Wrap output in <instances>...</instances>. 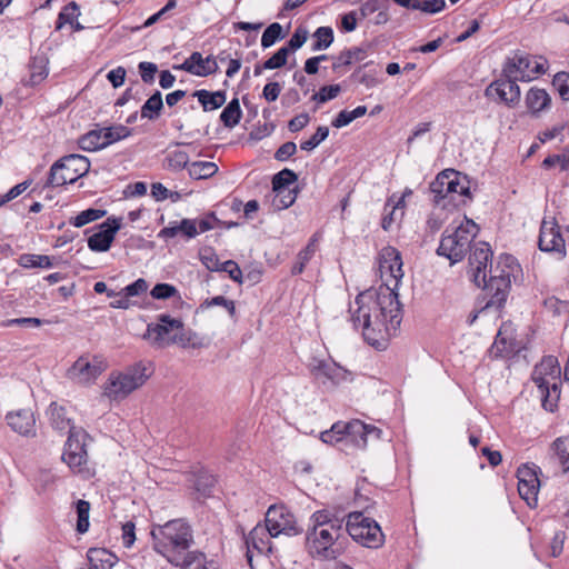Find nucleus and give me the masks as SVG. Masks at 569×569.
<instances>
[{
    "label": "nucleus",
    "instance_id": "nucleus-1",
    "mask_svg": "<svg viewBox=\"0 0 569 569\" xmlns=\"http://www.w3.org/2000/svg\"><path fill=\"white\" fill-rule=\"evenodd\" d=\"M377 267L382 286L359 293L351 307L355 328L361 327L365 340L378 350L386 349L402 321L398 287L405 276L399 251H381Z\"/></svg>",
    "mask_w": 569,
    "mask_h": 569
},
{
    "label": "nucleus",
    "instance_id": "nucleus-2",
    "mask_svg": "<svg viewBox=\"0 0 569 569\" xmlns=\"http://www.w3.org/2000/svg\"><path fill=\"white\" fill-rule=\"evenodd\" d=\"M468 261L469 278L489 297L486 307L499 308L507 299L511 277L520 269L517 259L508 252H501L493 262V251H470Z\"/></svg>",
    "mask_w": 569,
    "mask_h": 569
},
{
    "label": "nucleus",
    "instance_id": "nucleus-3",
    "mask_svg": "<svg viewBox=\"0 0 569 569\" xmlns=\"http://www.w3.org/2000/svg\"><path fill=\"white\" fill-rule=\"evenodd\" d=\"M345 518L331 509L316 510L309 518L306 550L316 559L332 560L341 552Z\"/></svg>",
    "mask_w": 569,
    "mask_h": 569
},
{
    "label": "nucleus",
    "instance_id": "nucleus-4",
    "mask_svg": "<svg viewBox=\"0 0 569 569\" xmlns=\"http://www.w3.org/2000/svg\"><path fill=\"white\" fill-rule=\"evenodd\" d=\"M153 549L172 566H180L193 545V530L184 519H172L151 530Z\"/></svg>",
    "mask_w": 569,
    "mask_h": 569
},
{
    "label": "nucleus",
    "instance_id": "nucleus-5",
    "mask_svg": "<svg viewBox=\"0 0 569 569\" xmlns=\"http://www.w3.org/2000/svg\"><path fill=\"white\" fill-rule=\"evenodd\" d=\"M152 372L150 365L143 362H137L122 371H113L103 386V396L110 400H123L142 387Z\"/></svg>",
    "mask_w": 569,
    "mask_h": 569
},
{
    "label": "nucleus",
    "instance_id": "nucleus-6",
    "mask_svg": "<svg viewBox=\"0 0 569 569\" xmlns=\"http://www.w3.org/2000/svg\"><path fill=\"white\" fill-rule=\"evenodd\" d=\"M531 378L538 387L542 407L552 412L560 398L561 368L558 359L553 356L543 357L535 366Z\"/></svg>",
    "mask_w": 569,
    "mask_h": 569
},
{
    "label": "nucleus",
    "instance_id": "nucleus-7",
    "mask_svg": "<svg viewBox=\"0 0 569 569\" xmlns=\"http://www.w3.org/2000/svg\"><path fill=\"white\" fill-rule=\"evenodd\" d=\"M381 430L375 426L366 425L360 420L349 422L338 421L329 430L321 432L320 439L325 443H343L356 449H363L367 446V438L375 436L380 438Z\"/></svg>",
    "mask_w": 569,
    "mask_h": 569
},
{
    "label": "nucleus",
    "instance_id": "nucleus-8",
    "mask_svg": "<svg viewBox=\"0 0 569 569\" xmlns=\"http://www.w3.org/2000/svg\"><path fill=\"white\" fill-rule=\"evenodd\" d=\"M348 533L356 542L368 547L378 548L383 543V533L378 522L365 517L361 511L350 512L345 522V533Z\"/></svg>",
    "mask_w": 569,
    "mask_h": 569
},
{
    "label": "nucleus",
    "instance_id": "nucleus-9",
    "mask_svg": "<svg viewBox=\"0 0 569 569\" xmlns=\"http://www.w3.org/2000/svg\"><path fill=\"white\" fill-rule=\"evenodd\" d=\"M90 170V161L81 154H68L56 161L49 172L48 184L62 187L76 182Z\"/></svg>",
    "mask_w": 569,
    "mask_h": 569
},
{
    "label": "nucleus",
    "instance_id": "nucleus-10",
    "mask_svg": "<svg viewBox=\"0 0 569 569\" xmlns=\"http://www.w3.org/2000/svg\"><path fill=\"white\" fill-rule=\"evenodd\" d=\"M502 72L505 77L518 81H531L537 76L546 72V61L527 53L515 52L507 58Z\"/></svg>",
    "mask_w": 569,
    "mask_h": 569
},
{
    "label": "nucleus",
    "instance_id": "nucleus-11",
    "mask_svg": "<svg viewBox=\"0 0 569 569\" xmlns=\"http://www.w3.org/2000/svg\"><path fill=\"white\" fill-rule=\"evenodd\" d=\"M62 453V460L78 473L86 471L88 462L87 440L89 435L82 428L70 429Z\"/></svg>",
    "mask_w": 569,
    "mask_h": 569
},
{
    "label": "nucleus",
    "instance_id": "nucleus-12",
    "mask_svg": "<svg viewBox=\"0 0 569 569\" xmlns=\"http://www.w3.org/2000/svg\"><path fill=\"white\" fill-rule=\"evenodd\" d=\"M107 367L108 363L102 356L83 355L68 370V377L79 385L89 386L98 379Z\"/></svg>",
    "mask_w": 569,
    "mask_h": 569
},
{
    "label": "nucleus",
    "instance_id": "nucleus-13",
    "mask_svg": "<svg viewBox=\"0 0 569 569\" xmlns=\"http://www.w3.org/2000/svg\"><path fill=\"white\" fill-rule=\"evenodd\" d=\"M264 525L268 535L272 538H277L280 535L292 537L301 532L295 516L284 506L269 507L266 513Z\"/></svg>",
    "mask_w": 569,
    "mask_h": 569
},
{
    "label": "nucleus",
    "instance_id": "nucleus-14",
    "mask_svg": "<svg viewBox=\"0 0 569 569\" xmlns=\"http://www.w3.org/2000/svg\"><path fill=\"white\" fill-rule=\"evenodd\" d=\"M183 322L178 318L162 313L158 316L157 323L148 325L144 338L157 348H166L171 346V340L176 331H181Z\"/></svg>",
    "mask_w": 569,
    "mask_h": 569
},
{
    "label": "nucleus",
    "instance_id": "nucleus-15",
    "mask_svg": "<svg viewBox=\"0 0 569 569\" xmlns=\"http://www.w3.org/2000/svg\"><path fill=\"white\" fill-rule=\"evenodd\" d=\"M478 232V226L465 218L458 226L451 230L448 228L441 239L439 249H472L475 237Z\"/></svg>",
    "mask_w": 569,
    "mask_h": 569
},
{
    "label": "nucleus",
    "instance_id": "nucleus-16",
    "mask_svg": "<svg viewBox=\"0 0 569 569\" xmlns=\"http://www.w3.org/2000/svg\"><path fill=\"white\" fill-rule=\"evenodd\" d=\"M485 96L509 108H515L520 101L521 92L513 79L502 74L486 88Z\"/></svg>",
    "mask_w": 569,
    "mask_h": 569
},
{
    "label": "nucleus",
    "instance_id": "nucleus-17",
    "mask_svg": "<svg viewBox=\"0 0 569 569\" xmlns=\"http://www.w3.org/2000/svg\"><path fill=\"white\" fill-rule=\"evenodd\" d=\"M539 468L535 465H522L517 470L518 492L528 507L536 508L538 505V493L540 480L538 478Z\"/></svg>",
    "mask_w": 569,
    "mask_h": 569
},
{
    "label": "nucleus",
    "instance_id": "nucleus-18",
    "mask_svg": "<svg viewBox=\"0 0 569 569\" xmlns=\"http://www.w3.org/2000/svg\"><path fill=\"white\" fill-rule=\"evenodd\" d=\"M214 222L216 218L213 216H207L201 219H183L174 226L164 228L161 233L168 238L182 236L190 239L201 232L212 229Z\"/></svg>",
    "mask_w": 569,
    "mask_h": 569
},
{
    "label": "nucleus",
    "instance_id": "nucleus-19",
    "mask_svg": "<svg viewBox=\"0 0 569 569\" xmlns=\"http://www.w3.org/2000/svg\"><path fill=\"white\" fill-rule=\"evenodd\" d=\"M566 247H569V228L561 229L553 221L543 220L538 249H566Z\"/></svg>",
    "mask_w": 569,
    "mask_h": 569
},
{
    "label": "nucleus",
    "instance_id": "nucleus-20",
    "mask_svg": "<svg viewBox=\"0 0 569 569\" xmlns=\"http://www.w3.org/2000/svg\"><path fill=\"white\" fill-rule=\"evenodd\" d=\"M311 375L322 385L337 386L349 378V372L337 363L313 359L310 363Z\"/></svg>",
    "mask_w": 569,
    "mask_h": 569
},
{
    "label": "nucleus",
    "instance_id": "nucleus-21",
    "mask_svg": "<svg viewBox=\"0 0 569 569\" xmlns=\"http://www.w3.org/2000/svg\"><path fill=\"white\" fill-rule=\"evenodd\" d=\"M122 224V218L110 217L89 236V249H109L116 232Z\"/></svg>",
    "mask_w": 569,
    "mask_h": 569
},
{
    "label": "nucleus",
    "instance_id": "nucleus-22",
    "mask_svg": "<svg viewBox=\"0 0 569 569\" xmlns=\"http://www.w3.org/2000/svg\"><path fill=\"white\" fill-rule=\"evenodd\" d=\"M173 68L197 77H207L217 72L218 63L212 56L203 58L200 52H192L181 64Z\"/></svg>",
    "mask_w": 569,
    "mask_h": 569
},
{
    "label": "nucleus",
    "instance_id": "nucleus-23",
    "mask_svg": "<svg viewBox=\"0 0 569 569\" xmlns=\"http://www.w3.org/2000/svg\"><path fill=\"white\" fill-rule=\"evenodd\" d=\"M449 179L446 182V190L449 191L450 207H458L463 202V198H469L470 188L466 176H461L455 170H447Z\"/></svg>",
    "mask_w": 569,
    "mask_h": 569
},
{
    "label": "nucleus",
    "instance_id": "nucleus-24",
    "mask_svg": "<svg viewBox=\"0 0 569 569\" xmlns=\"http://www.w3.org/2000/svg\"><path fill=\"white\" fill-rule=\"evenodd\" d=\"M7 423L10 428L22 436L36 435V419L30 409H20L11 411L6 416Z\"/></svg>",
    "mask_w": 569,
    "mask_h": 569
},
{
    "label": "nucleus",
    "instance_id": "nucleus-25",
    "mask_svg": "<svg viewBox=\"0 0 569 569\" xmlns=\"http://www.w3.org/2000/svg\"><path fill=\"white\" fill-rule=\"evenodd\" d=\"M89 569H112L117 557L104 548H90L87 552Z\"/></svg>",
    "mask_w": 569,
    "mask_h": 569
},
{
    "label": "nucleus",
    "instance_id": "nucleus-26",
    "mask_svg": "<svg viewBox=\"0 0 569 569\" xmlns=\"http://www.w3.org/2000/svg\"><path fill=\"white\" fill-rule=\"evenodd\" d=\"M48 416L52 428L60 432H69L74 429L71 419L67 415V409L63 406L52 402L48 410Z\"/></svg>",
    "mask_w": 569,
    "mask_h": 569
},
{
    "label": "nucleus",
    "instance_id": "nucleus-27",
    "mask_svg": "<svg viewBox=\"0 0 569 569\" xmlns=\"http://www.w3.org/2000/svg\"><path fill=\"white\" fill-rule=\"evenodd\" d=\"M193 97L198 99L204 111H211L222 107L227 100L224 91H208L204 89L193 92Z\"/></svg>",
    "mask_w": 569,
    "mask_h": 569
},
{
    "label": "nucleus",
    "instance_id": "nucleus-28",
    "mask_svg": "<svg viewBox=\"0 0 569 569\" xmlns=\"http://www.w3.org/2000/svg\"><path fill=\"white\" fill-rule=\"evenodd\" d=\"M448 179L447 170H445L440 172L430 184V190L435 194L433 201L437 206L441 207V209L450 207L449 191L446 190V182Z\"/></svg>",
    "mask_w": 569,
    "mask_h": 569
},
{
    "label": "nucleus",
    "instance_id": "nucleus-29",
    "mask_svg": "<svg viewBox=\"0 0 569 569\" xmlns=\"http://www.w3.org/2000/svg\"><path fill=\"white\" fill-rule=\"evenodd\" d=\"M550 102V96L543 89L531 88L526 94V104L532 113H537L549 108Z\"/></svg>",
    "mask_w": 569,
    "mask_h": 569
},
{
    "label": "nucleus",
    "instance_id": "nucleus-30",
    "mask_svg": "<svg viewBox=\"0 0 569 569\" xmlns=\"http://www.w3.org/2000/svg\"><path fill=\"white\" fill-rule=\"evenodd\" d=\"M513 349V338L511 333H509V326L503 325L496 336V339L491 347V351L495 353L496 357H502L505 355L512 352Z\"/></svg>",
    "mask_w": 569,
    "mask_h": 569
},
{
    "label": "nucleus",
    "instance_id": "nucleus-31",
    "mask_svg": "<svg viewBox=\"0 0 569 569\" xmlns=\"http://www.w3.org/2000/svg\"><path fill=\"white\" fill-rule=\"evenodd\" d=\"M80 16L79 6L76 2H70L62 8L58 16L57 20V29H61L64 24H70L74 30L79 31L83 29L78 22V18Z\"/></svg>",
    "mask_w": 569,
    "mask_h": 569
},
{
    "label": "nucleus",
    "instance_id": "nucleus-32",
    "mask_svg": "<svg viewBox=\"0 0 569 569\" xmlns=\"http://www.w3.org/2000/svg\"><path fill=\"white\" fill-rule=\"evenodd\" d=\"M19 263L23 268L50 269L58 264V260L54 257L44 254L26 253L19 258Z\"/></svg>",
    "mask_w": 569,
    "mask_h": 569
},
{
    "label": "nucleus",
    "instance_id": "nucleus-33",
    "mask_svg": "<svg viewBox=\"0 0 569 569\" xmlns=\"http://www.w3.org/2000/svg\"><path fill=\"white\" fill-rule=\"evenodd\" d=\"M30 78L28 84L36 86L48 77V59L44 56L33 57L30 62Z\"/></svg>",
    "mask_w": 569,
    "mask_h": 569
},
{
    "label": "nucleus",
    "instance_id": "nucleus-34",
    "mask_svg": "<svg viewBox=\"0 0 569 569\" xmlns=\"http://www.w3.org/2000/svg\"><path fill=\"white\" fill-rule=\"evenodd\" d=\"M181 569H217L213 561H207L206 555L200 551H189L179 566Z\"/></svg>",
    "mask_w": 569,
    "mask_h": 569
},
{
    "label": "nucleus",
    "instance_id": "nucleus-35",
    "mask_svg": "<svg viewBox=\"0 0 569 569\" xmlns=\"http://www.w3.org/2000/svg\"><path fill=\"white\" fill-rule=\"evenodd\" d=\"M241 117L242 111L240 108L239 100L234 98L222 110L220 114V120L224 127L233 128L240 122Z\"/></svg>",
    "mask_w": 569,
    "mask_h": 569
},
{
    "label": "nucleus",
    "instance_id": "nucleus-36",
    "mask_svg": "<svg viewBox=\"0 0 569 569\" xmlns=\"http://www.w3.org/2000/svg\"><path fill=\"white\" fill-rule=\"evenodd\" d=\"M218 166L211 161H194L188 166V173L192 179H208L216 174Z\"/></svg>",
    "mask_w": 569,
    "mask_h": 569
},
{
    "label": "nucleus",
    "instance_id": "nucleus-37",
    "mask_svg": "<svg viewBox=\"0 0 569 569\" xmlns=\"http://www.w3.org/2000/svg\"><path fill=\"white\" fill-rule=\"evenodd\" d=\"M365 51L360 48H351L340 52L339 56L335 58L332 63L333 70H339L342 67L351 66L355 62H359L365 59Z\"/></svg>",
    "mask_w": 569,
    "mask_h": 569
},
{
    "label": "nucleus",
    "instance_id": "nucleus-38",
    "mask_svg": "<svg viewBox=\"0 0 569 569\" xmlns=\"http://www.w3.org/2000/svg\"><path fill=\"white\" fill-rule=\"evenodd\" d=\"M189 160V153L179 148L168 150L166 156L167 168L172 171H180L188 168Z\"/></svg>",
    "mask_w": 569,
    "mask_h": 569
},
{
    "label": "nucleus",
    "instance_id": "nucleus-39",
    "mask_svg": "<svg viewBox=\"0 0 569 569\" xmlns=\"http://www.w3.org/2000/svg\"><path fill=\"white\" fill-rule=\"evenodd\" d=\"M99 132H102L104 147H108L117 141H120L129 137L131 134V129L126 126L118 124L112 127L99 128Z\"/></svg>",
    "mask_w": 569,
    "mask_h": 569
},
{
    "label": "nucleus",
    "instance_id": "nucleus-40",
    "mask_svg": "<svg viewBox=\"0 0 569 569\" xmlns=\"http://www.w3.org/2000/svg\"><path fill=\"white\" fill-rule=\"evenodd\" d=\"M163 108L162 96L160 91H156L142 106L141 117L153 120L159 117Z\"/></svg>",
    "mask_w": 569,
    "mask_h": 569
},
{
    "label": "nucleus",
    "instance_id": "nucleus-41",
    "mask_svg": "<svg viewBox=\"0 0 569 569\" xmlns=\"http://www.w3.org/2000/svg\"><path fill=\"white\" fill-rule=\"evenodd\" d=\"M315 42L312 43V51H321L328 49L335 39L333 30L331 27H319L312 34Z\"/></svg>",
    "mask_w": 569,
    "mask_h": 569
},
{
    "label": "nucleus",
    "instance_id": "nucleus-42",
    "mask_svg": "<svg viewBox=\"0 0 569 569\" xmlns=\"http://www.w3.org/2000/svg\"><path fill=\"white\" fill-rule=\"evenodd\" d=\"M79 147L84 151H96L106 148L102 132H99V129H94L81 136Z\"/></svg>",
    "mask_w": 569,
    "mask_h": 569
},
{
    "label": "nucleus",
    "instance_id": "nucleus-43",
    "mask_svg": "<svg viewBox=\"0 0 569 569\" xmlns=\"http://www.w3.org/2000/svg\"><path fill=\"white\" fill-rule=\"evenodd\" d=\"M367 113L366 106H358L353 110H342L337 117L332 120L331 124L335 128H342L350 124L353 120L363 117Z\"/></svg>",
    "mask_w": 569,
    "mask_h": 569
},
{
    "label": "nucleus",
    "instance_id": "nucleus-44",
    "mask_svg": "<svg viewBox=\"0 0 569 569\" xmlns=\"http://www.w3.org/2000/svg\"><path fill=\"white\" fill-rule=\"evenodd\" d=\"M297 180L298 177L292 170L283 169L272 178V192L290 189V186Z\"/></svg>",
    "mask_w": 569,
    "mask_h": 569
},
{
    "label": "nucleus",
    "instance_id": "nucleus-45",
    "mask_svg": "<svg viewBox=\"0 0 569 569\" xmlns=\"http://www.w3.org/2000/svg\"><path fill=\"white\" fill-rule=\"evenodd\" d=\"M552 448L563 471H569V438H557L552 443Z\"/></svg>",
    "mask_w": 569,
    "mask_h": 569
},
{
    "label": "nucleus",
    "instance_id": "nucleus-46",
    "mask_svg": "<svg viewBox=\"0 0 569 569\" xmlns=\"http://www.w3.org/2000/svg\"><path fill=\"white\" fill-rule=\"evenodd\" d=\"M284 38L282 26L273 22L266 28L261 37V47L267 49L273 46L278 40Z\"/></svg>",
    "mask_w": 569,
    "mask_h": 569
},
{
    "label": "nucleus",
    "instance_id": "nucleus-47",
    "mask_svg": "<svg viewBox=\"0 0 569 569\" xmlns=\"http://www.w3.org/2000/svg\"><path fill=\"white\" fill-rule=\"evenodd\" d=\"M77 511V531L79 533H86L89 529V512H90V503L86 500H78L76 503Z\"/></svg>",
    "mask_w": 569,
    "mask_h": 569
},
{
    "label": "nucleus",
    "instance_id": "nucleus-48",
    "mask_svg": "<svg viewBox=\"0 0 569 569\" xmlns=\"http://www.w3.org/2000/svg\"><path fill=\"white\" fill-rule=\"evenodd\" d=\"M296 200V193L292 189H286L273 192L272 206L277 210L290 207Z\"/></svg>",
    "mask_w": 569,
    "mask_h": 569
},
{
    "label": "nucleus",
    "instance_id": "nucleus-49",
    "mask_svg": "<svg viewBox=\"0 0 569 569\" xmlns=\"http://www.w3.org/2000/svg\"><path fill=\"white\" fill-rule=\"evenodd\" d=\"M268 533L267 527L257 525L248 535L247 543L252 546L253 548L262 551L266 548V542L263 540L264 536Z\"/></svg>",
    "mask_w": 569,
    "mask_h": 569
},
{
    "label": "nucleus",
    "instance_id": "nucleus-50",
    "mask_svg": "<svg viewBox=\"0 0 569 569\" xmlns=\"http://www.w3.org/2000/svg\"><path fill=\"white\" fill-rule=\"evenodd\" d=\"M104 213H106L104 210L93 209V208L83 210L73 218L72 224L78 228L83 227L89 222L100 219L101 217L104 216Z\"/></svg>",
    "mask_w": 569,
    "mask_h": 569
},
{
    "label": "nucleus",
    "instance_id": "nucleus-51",
    "mask_svg": "<svg viewBox=\"0 0 569 569\" xmlns=\"http://www.w3.org/2000/svg\"><path fill=\"white\" fill-rule=\"evenodd\" d=\"M211 307H223L227 309L229 315L232 317L236 313V306L232 300L224 298L223 296H216L210 299H206L201 305V309H209Z\"/></svg>",
    "mask_w": 569,
    "mask_h": 569
},
{
    "label": "nucleus",
    "instance_id": "nucleus-52",
    "mask_svg": "<svg viewBox=\"0 0 569 569\" xmlns=\"http://www.w3.org/2000/svg\"><path fill=\"white\" fill-rule=\"evenodd\" d=\"M329 136V128L325 126L318 127L316 133L308 140L300 143V148L306 151H311L317 148Z\"/></svg>",
    "mask_w": 569,
    "mask_h": 569
},
{
    "label": "nucleus",
    "instance_id": "nucleus-53",
    "mask_svg": "<svg viewBox=\"0 0 569 569\" xmlns=\"http://www.w3.org/2000/svg\"><path fill=\"white\" fill-rule=\"evenodd\" d=\"M341 92L340 84H330V86H323L320 88L318 92H316L312 96V100L317 101L318 103H325L328 102L335 98L338 97V94Z\"/></svg>",
    "mask_w": 569,
    "mask_h": 569
},
{
    "label": "nucleus",
    "instance_id": "nucleus-54",
    "mask_svg": "<svg viewBox=\"0 0 569 569\" xmlns=\"http://www.w3.org/2000/svg\"><path fill=\"white\" fill-rule=\"evenodd\" d=\"M288 54L289 48H280L272 57L263 62V68L272 70L283 67L287 63Z\"/></svg>",
    "mask_w": 569,
    "mask_h": 569
},
{
    "label": "nucleus",
    "instance_id": "nucleus-55",
    "mask_svg": "<svg viewBox=\"0 0 569 569\" xmlns=\"http://www.w3.org/2000/svg\"><path fill=\"white\" fill-rule=\"evenodd\" d=\"M194 338H197L194 332L190 330L186 331L182 327L181 331H176V333H173L171 345H179L182 348L196 347L197 343L194 342Z\"/></svg>",
    "mask_w": 569,
    "mask_h": 569
},
{
    "label": "nucleus",
    "instance_id": "nucleus-56",
    "mask_svg": "<svg viewBox=\"0 0 569 569\" xmlns=\"http://www.w3.org/2000/svg\"><path fill=\"white\" fill-rule=\"evenodd\" d=\"M553 87L557 89L559 96L563 100H569V74L559 72L555 76L552 81Z\"/></svg>",
    "mask_w": 569,
    "mask_h": 569
},
{
    "label": "nucleus",
    "instance_id": "nucleus-57",
    "mask_svg": "<svg viewBox=\"0 0 569 569\" xmlns=\"http://www.w3.org/2000/svg\"><path fill=\"white\" fill-rule=\"evenodd\" d=\"M308 36L309 32L305 27H297L287 46L289 51H295L301 48L306 43Z\"/></svg>",
    "mask_w": 569,
    "mask_h": 569
},
{
    "label": "nucleus",
    "instance_id": "nucleus-58",
    "mask_svg": "<svg viewBox=\"0 0 569 569\" xmlns=\"http://www.w3.org/2000/svg\"><path fill=\"white\" fill-rule=\"evenodd\" d=\"M151 296L154 299H168L178 296V290L174 286L169 283H158L151 290Z\"/></svg>",
    "mask_w": 569,
    "mask_h": 569
},
{
    "label": "nucleus",
    "instance_id": "nucleus-59",
    "mask_svg": "<svg viewBox=\"0 0 569 569\" xmlns=\"http://www.w3.org/2000/svg\"><path fill=\"white\" fill-rule=\"evenodd\" d=\"M381 9H388V0H366L360 7V14L366 18Z\"/></svg>",
    "mask_w": 569,
    "mask_h": 569
},
{
    "label": "nucleus",
    "instance_id": "nucleus-60",
    "mask_svg": "<svg viewBox=\"0 0 569 569\" xmlns=\"http://www.w3.org/2000/svg\"><path fill=\"white\" fill-rule=\"evenodd\" d=\"M138 68L143 82L152 83L154 81V76L158 71L156 63L143 61L139 63Z\"/></svg>",
    "mask_w": 569,
    "mask_h": 569
},
{
    "label": "nucleus",
    "instance_id": "nucleus-61",
    "mask_svg": "<svg viewBox=\"0 0 569 569\" xmlns=\"http://www.w3.org/2000/svg\"><path fill=\"white\" fill-rule=\"evenodd\" d=\"M200 259L206 268L210 271L221 270L222 263L219 261V258L214 253V251H199Z\"/></svg>",
    "mask_w": 569,
    "mask_h": 569
},
{
    "label": "nucleus",
    "instance_id": "nucleus-62",
    "mask_svg": "<svg viewBox=\"0 0 569 569\" xmlns=\"http://www.w3.org/2000/svg\"><path fill=\"white\" fill-rule=\"evenodd\" d=\"M148 289L147 281L144 279H138L134 282L128 284L122 289V291L130 299L131 297H137L146 292Z\"/></svg>",
    "mask_w": 569,
    "mask_h": 569
},
{
    "label": "nucleus",
    "instance_id": "nucleus-63",
    "mask_svg": "<svg viewBox=\"0 0 569 569\" xmlns=\"http://www.w3.org/2000/svg\"><path fill=\"white\" fill-rule=\"evenodd\" d=\"M281 90H282V87L279 82H268L263 87L262 97L268 102H273L279 98Z\"/></svg>",
    "mask_w": 569,
    "mask_h": 569
},
{
    "label": "nucleus",
    "instance_id": "nucleus-64",
    "mask_svg": "<svg viewBox=\"0 0 569 569\" xmlns=\"http://www.w3.org/2000/svg\"><path fill=\"white\" fill-rule=\"evenodd\" d=\"M297 151V146L292 141H288L280 146V148L276 151L274 158L278 161H286L290 157H292Z\"/></svg>",
    "mask_w": 569,
    "mask_h": 569
}]
</instances>
